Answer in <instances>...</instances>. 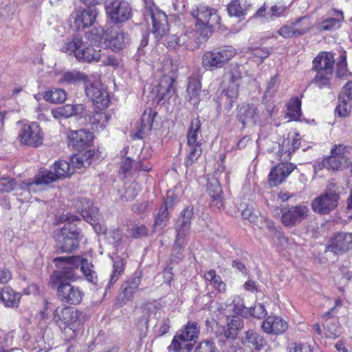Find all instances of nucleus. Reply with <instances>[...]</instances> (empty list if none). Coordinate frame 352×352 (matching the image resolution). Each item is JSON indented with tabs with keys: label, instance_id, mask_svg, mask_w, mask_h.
<instances>
[{
	"label": "nucleus",
	"instance_id": "nucleus-1",
	"mask_svg": "<svg viewBox=\"0 0 352 352\" xmlns=\"http://www.w3.org/2000/svg\"><path fill=\"white\" fill-rule=\"evenodd\" d=\"M40 315L43 319L52 320L59 327L69 329L75 333L82 329L86 320L84 312L65 305L56 307L52 303L46 302L44 309L41 311Z\"/></svg>",
	"mask_w": 352,
	"mask_h": 352
},
{
	"label": "nucleus",
	"instance_id": "nucleus-2",
	"mask_svg": "<svg viewBox=\"0 0 352 352\" xmlns=\"http://www.w3.org/2000/svg\"><path fill=\"white\" fill-rule=\"evenodd\" d=\"M191 14L195 19L197 32L203 37H207L219 28L221 17L217 10L209 6L199 4L192 9Z\"/></svg>",
	"mask_w": 352,
	"mask_h": 352
},
{
	"label": "nucleus",
	"instance_id": "nucleus-3",
	"mask_svg": "<svg viewBox=\"0 0 352 352\" xmlns=\"http://www.w3.org/2000/svg\"><path fill=\"white\" fill-rule=\"evenodd\" d=\"M98 159V151L94 149H90L83 153H78L72 155L69 162H56L54 164V173L58 179L67 177L74 174L76 169L89 166Z\"/></svg>",
	"mask_w": 352,
	"mask_h": 352
},
{
	"label": "nucleus",
	"instance_id": "nucleus-4",
	"mask_svg": "<svg viewBox=\"0 0 352 352\" xmlns=\"http://www.w3.org/2000/svg\"><path fill=\"white\" fill-rule=\"evenodd\" d=\"M66 223L61 229L55 232L54 238L58 249L63 252H71L76 250L82 239V235L76 226L72 222L77 221L80 219L76 215H66Z\"/></svg>",
	"mask_w": 352,
	"mask_h": 352
},
{
	"label": "nucleus",
	"instance_id": "nucleus-5",
	"mask_svg": "<svg viewBox=\"0 0 352 352\" xmlns=\"http://www.w3.org/2000/svg\"><path fill=\"white\" fill-rule=\"evenodd\" d=\"M62 50L83 63L98 62L101 58L100 50H95L91 44L85 42L78 36L67 40L63 46Z\"/></svg>",
	"mask_w": 352,
	"mask_h": 352
},
{
	"label": "nucleus",
	"instance_id": "nucleus-6",
	"mask_svg": "<svg viewBox=\"0 0 352 352\" xmlns=\"http://www.w3.org/2000/svg\"><path fill=\"white\" fill-rule=\"evenodd\" d=\"M54 261H64L66 266L63 267V276L67 280L75 281L78 279V274L74 270L80 266V270L83 273L86 280L90 283H96L98 279L94 266L87 259L80 256H60L54 259Z\"/></svg>",
	"mask_w": 352,
	"mask_h": 352
},
{
	"label": "nucleus",
	"instance_id": "nucleus-7",
	"mask_svg": "<svg viewBox=\"0 0 352 352\" xmlns=\"http://www.w3.org/2000/svg\"><path fill=\"white\" fill-rule=\"evenodd\" d=\"M146 15H149L152 20L153 33L155 38L159 40L165 36V45L170 48H175L179 46L178 36L176 34L166 35L168 30V24L166 14L153 7L147 10Z\"/></svg>",
	"mask_w": 352,
	"mask_h": 352
},
{
	"label": "nucleus",
	"instance_id": "nucleus-8",
	"mask_svg": "<svg viewBox=\"0 0 352 352\" xmlns=\"http://www.w3.org/2000/svg\"><path fill=\"white\" fill-rule=\"evenodd\" d=\"M335 58L330 52L319 54L313 60V69L316 74L314 82L320 88L326 87L333 76Z\"/></svg>",
	"mask_w": 352,
	"mask_h": 352
},
{
	"label": "nucleus",
	"instance_id": "nucleus-9",
	"mask_svg": "<svg viewBox=\"0 0 352 352\" xmlns=\"http://www.w3.org/2000/svg\"><path fill=\"white\" fill-rule=\"evenodd\" d=\"M91 33L95 35V41L99 39L106 47L115 52L126 47L130 41L128 34L120 29H107L104 32L102 28H94Z\"/></svg>",
	"mask_w": 352,
	"mask_h": 352
},
{
	"label": "nucleus",
	"instance_id": "nucleus-10",
	"mask_svg": "<svg viewBox=\"0 0 352 352\" xmlns=\"http://www.w3.org/2000/svg\"><path fill=\"white\" fill-rule=\"evenodd\" d=\"M230 173L225 170L223 166H220L213 175L208 179V192L211 197L212 206L220 209L223 205L222 188L221 182L230 183Z\"/></svg>",
	"mask_w": 352,
	"mask_h": 352
},
{
	"label": "nucleus",
	"instance_id": "nucleus-11",
	"mask_svg": "<svg viewBox=\"0 0 352 352\" xmlns=\"http://www.w3.org/2000/svg\"><path fill=\"white\" fill-rule=\"evenodd\" d=\"M17 138L22 145L38 147L43 144L44 134L36 122L21 123Z\"/></svg>",
	"mask_w": 352,
	"mask_h": 352
},
{
	"label": "nucleus",
	"instance_id": "nucleus-12",
	"mask_svg": "<svg viewBox=\"0 0 352 352\" xmlns=\"http://www.w3.org/2000/svg\"><path fill=\"white\" fill-rule=\"evenodd\" d=\"M106 12L114 23H124L132 16L131 8L125 0H109L106 4Z\"/></svg>",
	"mask_w": 352,
	"mask_h": 352
},
{
	"label": "nucleus",
	"instance_id": "nucleus-13",
	"mask_svg": "<svg viewBox=\"0 0 352 352\" xmlns=\"http://www.w3.org/2000/svg\"><path fill=\"white\" fill-rule=\"evenodd\" d=\"M57 294L63 302L75 305L80 304L84 297V292L79 287L64 280L57 287Z\"/></svg>",
	"mask_w": 352,
	"mask_h": 352
},
{
	"label": "nucleus",
	"instance_id": "nucleus-14",
	"mask_svg": "<svg viewBox=\"0 0 352 352\" xmlns=\"http://www.w3.org/2000/svg\"><path fill=\"white\" fill-rule=\"evenodd\" d=\"M339 198V195L334 192H326L313 199L311 208L320 214H329L337 207Z\"/></svg>",
	"mask_w": 352,
	"mask_h": 352
},
{
	"label": "nucleus",
	"instance_id": "nucleus-15",
	"mask_svg": "<svg viewBox=\"0 0 352 352\" xmlns=\"http://www.w3.org/2000/svg\"><path fill=\"white\" fill-rule=\"evenodd\" d=\"M98 14L94 6L76 9L72 14L74 27L78 31L91 27L95 23Z\"/></svg>",
	"mask_w": 352,
	"mask_h": 352
},
{
	"label": "nucleus",
	"instance_id": "nucleus-16",
	"mask_svg": "<svg viewBox=\"0 0 352 352\" xmlns=\"http://www.w3.org/2000/svg\"><path fill=\"white\" fill-rule=\"evenodd\" d=\"M66 136L68 146L77 151L90 146L94 139L93 133L85 129L68 130Z\"/></svg>",
	"mask_w": 352,
	"mask_h": 352
},
{
	"label": "nucleus",
	"instance_id": "nucleus-17",
	"mask_svg": "<svg viewBox=\"0 0 352 352\" xmlns=\"http://www.w3.org/2000/svg\"><path fill=\"white\" fill-rule=\"evenodd\" d=\"M327 250L335 254H342L352 250V233H336L330 238Z\"/></svg>",
	"mask_w": 352,
	"mask_h": 352
},
{
	"label": "nucleus",
	"instance_id": "nucleus-18",
	"mask_svg": "<svg viewBox=\"0 0 352 352\" xmlns=\"http://www.w3.org/2000/svg\"><path fill=\"white\" fill-rule=\"evenodd\" d=\"M237 118L243 126L261 125L260 110L250 104H243L238 107Z\"/></svg>",
	"mask_w": 352,
	"mask_h": 352
},
{
	"label": "nucleus",
	"instance_id": "nucleus-19",
	"mask_svg": "<svg viewBox=\"0 0 352 352\" xmlns=\"http://www.w3.org/2000/svg\"><path fill=\"white\" fill-rule=\"evenodd\" d=\"M193 210L190 208H186L182 213V216L177 220L176 223L177 236L175 245L180 249L184 244V239L189 233L190 228V219L193 216Z\"/></svg>",
	"mask_w": 352,
	"mask_h": 352
},
{
	"label": "nucleus",
	"instance_id": "nucleus-20",
	"mask_svg": "<svg viewBox=\"0 0 352 352\" xmlns=\"http://www.w3.org/2000/svg\"><path fill=\"white\" fill-rule=\"evenodd\" d=\"M81 204L82 208L80 213L84 219L93 226L96 233H104L107 234L106 228H102L97 222L100 217L98 208L94 206L92 202L87 199H82Z\"/></svg>",
	"mask_w": 352,
	"mask_h": 352
},
{
	"label": "nucleus",
	"instance_id": "nucleus-21",
	"mask_svg": "<svg viewBox=\"0 0 352 352\" xmlns=\"http://www.w3.org/2000/svg\"><path fill=\"white\" fill-rule=\"evenodd\" d=\"M308 213L309 208L305 205L292 206L283 212L281 221L285 226H294L306 219Z\"/></svg>",
	"mask_w": 352,
	"mask_h": 352
},
{
	"label": "nucleus",
	"instance_id": "nucleus-22",
	"mask_svg": "<svg viewBox=\"0 0 352 352\" xmlns=\"http://www.w3.org/2000/svg\"><path fill=\"white\" fill-rule=\"evenodd\" d=\"M296 166L291 163H280L272 168L268 181L270 186H277L292 173Z\"/></svg>",
	"mask_w": 352,
	"mask_h": 352
},
{
	"label": "nucleus",
	"instance_id": "nucleus-23",
	"mask_svg": "<svg viewBox=\"0 0 352 352\" xmlns=\"http://www.w3.org/2000/svg\"><path fill=\"white\" fill-rule=\"evenodd\" d=\"M85 93L87 97L96 104L100 105L99 108L109 107L110 100L106 89L100 84L89 85L85 87Z\"/></svg>",
	"mask_w": 352,
	"mask_h": 352
},
{
	"label": "nucleus",
	"instance_id": "nucleus-24",
	"mask_svg": "<svg viewBox=\"0 0 352 352\" xmlns=\"http://www.w3.org/2000/svg\"><path fill=\"white\" fill-rule=\"evenodd\" d=\"M288 328L287 322L279 316H270L262 324L263 330L268 334L280 335Z\"/></svg>",
	"mask_w": 352,
	"mask_h": 352
},
{
	"label": "nucleus",
	"instance_id": "nucleus-25",
	"mask_svg": "<svg viewBox=\"0 0 352 352\" xmlns=\"http://www.w3.org/2000/svg\"><path fill=\"white\" fill-rule=\"evenodd\" d=\"M58 83L76 85L80 82L87 83L88 76L86 74L77 70L65 71L57 74Z\"/></svg>",
	"mask_w": 352,
	"mask_h": 352
},
{
	"label": "nucleus",
	"instance_id": "nucleus-26",
	"mask_svg": "<svg viewBox=\"0 0 352 352\" xmlns=\"http://www.w3.org/2000/svg\"><path fill=\"white\" fill-rule=\"evenodd\" d=\"M241 341L244 344L257 351L264 349L267 344L264 337L253 329L245 331L241 338Z\"/></svg>",
	"mask_w": 352,
	"mask_h": 352
},
{
	"label": "nucleus",
	"instance_id": "nucleus-27",
	"mask_svg": "<svg viewBox=\"0 0 352 352\" xmlns=\"http://www.w3.org/2000/svg\"><path fill=\"white\" fill-rule=\"evenodd\" d=\"M173 201V192L168 191L167 197L164 201V206H162L157 213L154 222L155 230H162L166 226L169 218L168 212V205H171Z\"/></svg>",
	"mask_w": 352,
	"mask_h": 352
},
{
	"label": "nucleus",
	"instance_id": "nucleus-28",
	"mask_svg": "<svg viewBox=\"0 0 352 352\" xmlns=\"http://www.w3.org/2000/svg\"><path fill=\"white\" fill-rule=\"evenodd\" d=\"M173 78L165 75L162 76L157 87V98L159 101L169 98L174 94Z\"/></svg>",
	"mask_w": 352,
	"mask_h": 352
},
{
	"label": "nucleus",
	"instance_id": "nucleus-29",
	"mask_svg": "<svg viewBox=\"0 0 352 352\" xmlns=\"http://www.w3.org/2000/svg\"><path fill=\"white\" fill-rule=\"evenodd\" d=\"M84 109V105L81 104H67L64 106L52 109V114L55 118H59L60 117L69 118L82 113Z\"/></svg>",
	"mask_w": 352,
	"mask_h": 352
},
{
	"label": "nucleus",
	"instance_id": "nucleus-30",
	"mask_svg": "<svg viewBox=\"0 0 352 352\" xmlns=\"http://www.w3.org/2000/svg\"><path fill=\"white\" fill-rule=\"evenodd\" d=\"M186 138L188 146H201V122L198 118H195L191 121Z\"/></svg>",
	"mask_w": 352,
	"mask_h": 352
},
{
	"label": "nucleus",
	"instance_id": "nucleus-31",
	"mask_svg": "<svg viewBox=\"0 0 352 352\" xmlns=\"http://www.w3.org/2000/svg\"><path fill=\"white\" fill-rule=\"evenodd\" d=\"M344 20L343 12L341 10H334L332 16L324 20L320 24V29L324 31H332L339 28Z\"/></svg>",
	"mask_w": 352,
	"mask_h": 352
},
{
	"label": "nucleus",
	"instance_id": "nucleus-32",
	"mask_svg": "<svg viewBox=\"0 0 352 352\" xmlns=\"http://www.w3.org/2000/svg\"><path fill=\"white\" fill-rule=\"evenodd\" d=\"M298 21H291L282 25L277 31L279 36L283 38H289L296 36L303 35L306 33L307 28H298Z\"/></svg>",
	"mask_w": 352,
	"mask_h": 352
},
{
	"label": "nucleus",
	"instance_id": "nucleus-33",
	"mask_svg": "<svg viewBox=\"0 0 352 352\" xmlns=\"http://www.w3.org/2000/svg\"><path fill=\"white\" fill-rule=\"evenodd\" d=\"M21 294L10 287H5L0 290V300L6 307H17L19 305Z\"/></svg>",
	"mask_w": 352,
	"mask_h": 352
},
{
	"label": "nucleus",
	"instance_id": "nucleus-34",
	"mask_svg": "<svg viewBox=\"0 0 352 352\" xmlns=\"http://www.w3.org/2000/svg\"><path fill=\"white\" fill-rule=\"evenodd\" d=\"M250 4L248 0H231L227 5V10L230 16H243Z\"/></svg>",
	"mask_w": 352,
	"mask_h": 352
},
{
	"label": "nucleus",
	"instance_id": "nucleus-35",
	"mask_svg": "<svg viewBox=\"0 0 352 352\" xmlns=\"http://www.w3.org/2000/svg\"><path fill=\"white\" fill-rule=\"evenodd\" d=\"M243 320L239 317L227 318V327L224 331V336L227 338L234 339L239 331L243 327Z\"/></svg>",
	"mask_w": 352,
	"mask_h": 352
},
{
	"label": "nucleus",
	"instance_id": "nucleus-36",
	"mask_svg": "<svg viewBox=\"0 0 352 352\" xmlns=\"http://www.w3.org/2000/svg\"><path fill=\"white\" fill-rule=\"evenodd\" d=\"M202 66L208 71L221 68L215 49L204 54L202 56Z\"/></svg>",
	"mask_w": 352,
	"mask_h": 352
},
{
	"label": "nucleus",
	"instance_id": "nucleus-37",
	"mask_svg": "<svg viewBox=\"0 0 352 352\" xmlns=\"http://www.w3.org/2000/svg\"><path fill=\"white\" fill-rule=\"evenodd\" d=\"M192 347L193 343L191 341L184 338H179V336L177 335L174 337L168 349L174 352H190Z\"/></svg>",
	"mask_w": 352,
	"mask_h": 352
},
{
	"label": "nucleus",
	"instance_id": "nucleus-38",
	"mask_svg": "<svg viewBox=\"0 0 352 352\" xmlns=\"http://www.w3.org/2000/svg\"><path fill=\"white\" fill-rule=\"evenodd\" d=\"M300 146V138L298 133H294V135L289 136L287 140L283 142L282 148L280 150V155L287 153V157L294 153L296 149L299 148Z\"/></svg>",
	"mask_w": 352,
	"mask_h": 352
},
{
	"label": "nucleus",
	"instance_id": "nucleus-39",
	"mask_svg": "<svg viewBox=\"0 0 352 352\" xmlns=\"http://www.w3.org/2000/svg\"><path fill=\"white\" fill-rule=\"evenodd\" d=\"M204 278L219 293H225L226 292V283L221 280V277L217 274L214 270H211L206 272Z\"/></svg>",
	"mask_w": 352,
	"mask_h": 352
},
{
	"label": "nucleus",
	"instance_id": "nucleus-40",
	"mask_svg": "<svg viewBox=\"0 0 352 352\" xmlns=\"http://www.w3.org/2000/svg\"><path fill=\"white\" fill-rule=\"evenodd\" d=\"M217 53L219 63L223 67L228 62L232 60L236 54V50L230 45H225L215 49Z\"/></svg>",
	"mask_w": 352,
	"mask_h": 352
},
{
	"label": "nucleus",
	"instance_id": "nucleus-41",
	"mask_svg": "<svg viewBox=\"0 0 352 352\" xmlns=\"http://www.w3.org/2000/svg\"><path fill=\"white\" fill-rule=\"evenodd\" d=\"M217 53L219 63L223 67L228 62L232 60L236 54V50L230 45H225L215 49Z\"/></svg>",
	"mask_w": 352,
	"mask_h": 352
},
{
	"label": "nucleus",
	"instance_id": "nucleus-42",
	"mask_svg": "<svg viewBox=\"0 0 352 352\" xmlns=\"http://www.w3.org/2000/svg\"><path fill=\"white\" fill-rule=\"evenodd\" d=\"M323 328L325 336L331 338L338 337L341 333L338 321L335 318H327L323 323Z\"/></svg>",
	"mask_w": 352,
	"mask_h": 352
},
{
	"label": "nucleus",
	"instance_id": "nucleus-43",
	"mask_svg": "<svg viewBox=\"0 0 352 352\" xmlns=\"http://www.w3.org/2000/svg\"><path fill=\"white\" fill-rule=\"evenodd\" d=\"M199 334V328L195 322H188L185 328L180 331L179 338H184L191 342H196Z\"/></svg>",
	"mask_w": 352,
	"mask_h": 352
},
{
	"label": "nucleus",
	"instance_id": "nucleus-44",
	"mask_svg": "<svg viewBox=\"0 0 352 352\" xmlns=\"http://www.w3.org/2000/svg\"><path fill=\"white\" fill-rule=\"evenodd\" d=\"M301 116V101L298 98H292L287 103V116L290 120H297Z\"/></svg>",
	"mask_w": 352,
	"mask_h": 352
},
{
	"label": "nucleus",
	"instance_id": "nucleus-45",
	"mask_svg": "<svg viewBox=\"0 0 352 352\" xmlns=\"http://www.w3.org/2000/svg\"><path fill=\"white\" fill-rule=\"evenodd\" d=\"M263 223V225L261 226V228H263L264 227L267 228L269 231L272 233L273 236V241L274 242L275 239H276L278 241V243L280 245H284L285 243H287V240L286 237L281 232L277 230L275 228L274 222H272L271 220L268 219H265Z\"/></svg>",
	"mask_w": 352,
	"mask_h": 352
},
{
	"label": "nucleus",
	"instance_id": "nucleus-46",
	"mask_svg": "<svg viewBox=\"0 0 352 352\" xmlns=\"http://www.w3.org/2000/svg\"><path fill=\"white\" fill-rule=\"evenodd\" d=\"M44 99L53 103H61L66 100V92L62 89H53L45 91Z\"/></svg>",
	"mask_w": 352,
	"mask_h": 352
},
{
	"label": "nucleus",
	"instance_id": "nucleus-47",
	"mask_svg": "<svg viewBox=\"0 0 352 352\" xmlns=\"http://www.w3.org/2000/svg\"><path fill=\"white\" fill-rule=\"evenodd\" d=\"M243 53H250L255 62L262 63L263 59L270 55V51L266 47H243L241 50Z\"/></svg>",
	"mask_w": 352,
	"mask_h": 352
},
{
	"label": "nucleus",
	"instance_id": "nucleus-48",
	"mask_svg": "<svg viewBox=\"0 0 352 352\" xmlns=\"http://www.w3.org/2000/svg\"><path fill=\"white\" fill-rule=\"evenodd\" d=\"M124 272L123 260L118 258L113 261V270L111 275L107 287L109 289L119 279L120 275Z\"/></svg>",
	"mask_w": 352,
	"mask_h": 352
},
{
	"label": "nucleus",
	"instance_id": "nucleus-49",
	"mask_svg": "<svg viewBox=\"0 0 352 352\" xmlns=\"http://www.w3.org/2000/svg\"><path fill=\"white\" fill-rule=\"evenodd\" d=\"M330 153L346 164L349 162L348 155L349 153V149L342 144L334 145L331 148Z\"/></svg>",
	"mask_w": 352,
	"mask_h": 352
},
{
	"label": "nucleus",
	"instance_id": "nucleus-50",
	"mask_svg": "<svg viewBox=\"0 0 352 352\" xmlns=\"http://www.w3.org/2000/svg\"><path fill=\"white\" fill-rule=\"evenodd\" d=\"M35 177L42 185H47L58 179L55 173L45 168H41Z\"/></svg>",
	"mask_w": 352,
	"mask_h": 352
},
{
	"label": "nucleus",
	"instance_id": "nucleus-51",
	"mask_svg": "<svg viewBox=\"0 0 352 352\" xmlns=\"http://www.w3.org/2000/svg\"><path fill=\"white\" fill-rule=\"evenodd\" d=\"M188 155L185 160V165L186 167L192 166L202 153L201 146H188Z\"/></svg>",
	"mask_w": 352,
	"mask_h": 352
},
{
	"label": "nucleus",
	"instance_id": "nucleus-52",
	"mask_svg": "<svg viewBox=\"0 0 352 352\" xmlns=\"http://www.w3.org/2000/svg\"><path fill=\"white\" fill-rule=\"evenodd\" d=\"M156 114V112L153 111L151 109H146L144 111L141 118V126L144 130H151L152 129Z\"/></svg>",
	"mask_w": 352,
	"mask_h": 352
},
{
	"label": "nucleus",
	"instance_id": "nucleus-53",
	"mask_svg": "<svg viewBox=\"0 0 352 352\" xmlns=\"http://www.w3.org/2000/svg\"><path fill=\"white\" fill-rule=\"evenodd\" d=\"M201 90V85L197 80H191L189 82L187 91L190 96V101L193 104H197L198 102V96Z\"/></svg>",
	"mask_w": 352,
	"mask_h": 352
},
{
	"label": "nucleus",
	"instance_id": "nucleus-54",
	"mask_svg": "<svg viewBox=\"0 0 352 352\" xmlns=\"http://www.w3.org/2000/svg\"><path fill=\"white\" fill-rule=\"evenodd\" d=\"M327 169L329 170H342L346 164L341 162L338 158L333 156L331 154L324 157Z\"/></svg>",
	"mask_w": 352,
	"mask_h": 352
},
{
	"label": "nucleus",
	"instance_id": "nucleus-55",
	"mask_svg": "<svg viewBox=\"0 0 352 352\" xmlns=\"http://www.w3.org/2000/svg\"><path fill=\"white\" fill-rule=\"evenodd\" d=\"M227 75L229 83L240 85L241 80V72L240 67L238 65H231Z\"/></svg>",
	"mask_w": 352,
	"mask_h": 352
},
{
	"label": "nucleus",
	"instance_id": "nucleus-56",
	"mask_svg": "<svg viewBox=\"0 0 352 352\" xmlns=\"http://www.w3.org/2000/svg\"><path fill=\"white\" fill-rule=\"evenodd\" d=\"M110 116L105 113H97L94 116V124L98 130H103L109 122Z\"/></svg>",
	"mask_w": 352,
	"mask_h": 352
},
{
	"label": "nucleus",
	"instance_id": "nucleus-57",
	"mask_svg": "<svg viewBox=\"0 0 352 352\" xmlns=\"http://www.w3.org/2000/svg\"><path fill=\"white\" fill-rule=\"evenodd\" d=\"M16 186V183L14 179L2 177L0 178V191L10 192L13 190Z\"/></svg>",
	"mask_w": 352,
	"mask_h": 352
},
{
	"label": "nucleus",
	"instance_id": "nucleus-58",
	"mask_svg": "<svg viewBox=\"0 0 352 352\" xmlns=\"http://www.w3.org/2000/svg\"><path fill=\"white\" fill-rule=\"evenodd\" d=\"M20 186L21 189L26 190L30 193L36 192L43 190V185L37 181L36 177H34L32 182H23Z\"/></svg>",
	"mask_w": 352,
	"mask_h": 352
},
{
	"label": "nucleus",
	"instance_id": "nucleus-59",
	"mask_svg": "<svg viewBox=\"0 0 352 352\" xmlns=\"http://www.w3.org/2000/svg\"><path fill=\"white\" fill-rule=\"evenodd\" d=\"M140 190V186L137 183L130 184L125 190L124 198L126 201H132L138 195Z\"/></svg>",
	"mask_w": 352,
	"mask_h": 352
},
{
	"label": "nucleus",
	"instance_id": "nucleus-60",
	"mask_svg": "<svg viewBox=\"0 0 352 352\" xmlns=\"http://www.w3.org/2000/svg\"><path fill=\"white\" fill-rule=\"evenodd\" d=\"M250 314L256 318H263L267 316V311L263 304L258 303L254 307L250 308L248 311Z\"/></svg>",
	"mask_w": 352,
	"mask_h": 352
},
{
	"label": "nucleus",
	"instance_id": "nucleus-61",
	"mask_svg": "<svg viewBox=\"0 0 352 352\" xmlns=\"http://www.w3.org/2000/svg\"><path fill=\"white\" fill-rule=\"evenodd\" d=\"M233 312L237 315L243 316L248 311L245 309L243 300L239 296H235L232 300Z\"/></svg>",
	"mask_w": 352,
	"mask_h": 352
},
{
	"label": "nucleus",
	"instance_id": "nucleus-62",
	"mask_svg": "<svg viewBox=\"0 0 352 352\" xmlns=\"http://www.w3.org/2000/svg\"><path fill=\"white\" fill-rule=\"evenodd\" d=\"M351 105L343 100L336 108V113L339 117L345 118L349 115Z\"/></svg>",
	"mask_w": 352,
	"mask_h": 352
},
{
	"label": "nucleus",
	"instance_id": "nucleus-63",
	"mask_svg": "<svg viewBox=\"0 0 352 352\" xmlns=\"http://www.w3.org/2000/svg\"><path fill=\"white\" fill-rule=\"evenodd\" d=\"M50 346L47 344L43 338H40L34 344L30 352H47Z\"/></svg>",
	"mask_w": 352,
	"mask_h": 352
},
{
	"label": "nucleus",
	"instance_id": "nucleus-64",
	"mask_svg": "<svg viewBox=\"0 0 352 352\" xmlns=\"http://www.w3.org/2000/svg\"><path fill=\"white\" fill-rule=\"evenodd\" d=\"M195 352H217L214 344L210 341L201 342Z\"/></svg>",
	"mask_w": 352,
	"mask_h": 352
}]
</instances>
